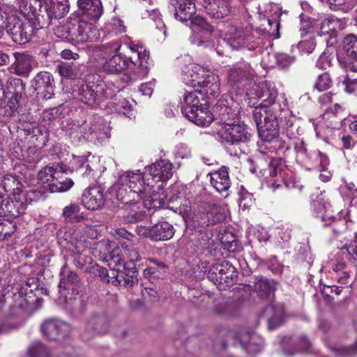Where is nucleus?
<instances>
[{
    "mask_svg": "<svg viewBox=\"0 0 357 357\" xmlns=\"http://www.w3.org/2000/svg\"><path fill=\"white\" fill-rule=\"evenodd\" d=\"M147 174L126 172L119 178L116 185L117 199L125 204H136L142 199L141 194L149 187Z\"/></svg>",
    "mask_w": 357,
    "mask_h": 357,
    "instance_id": "obj_1",
    "label": "nucleus"
},
{
    "mask_svg": "<svg viewBox=\"0 0 357 357\" xmlns=\"http://www.w3.org/2000/svg\"><path fill=\"white\" fill-rule=\"evenodd\" d=\"M226 40L228 45L236 50H254L264 45V38L261 37L260 32L248 26L229 27Z\"/></svg>",
    "mask_w": 357,
    "mask_h": 357,
    "instance_id": "obj_2",
    "label": "nucleus"
},
{
    "mask_svg": "<svg viewBox=\"0 0 357 357\" xmlns=\"http://www.w3.org/2000/svg\"><path fill=\"white\" fill-rule=\"evenodd\" d=\"M62 30L65 32L63 38L74 43L94 41L99 38L98 30L94 23L79 18L70 19Z\"/></svg>",
    "mask_w": 357,
    "mask_h": 357,
    "instance_id": "obj_3",
    "label": "nucleus"
},
{
    "mask_svg": "<svg viewBox=\"0 0 357 357\" xmlns=\"http://www.w3.org/2000/svg\"><path fill=\"white\" fill-rule=\"evenodd\" d=\"M223 129L225 130L221 133L219 132L222 142L230 155H238L241 150L235 149L233 152L231 147L235 148L240 144L248 142L252 136L250 129L243 123H236L235 121L229 123Z\"/></svg>",
    "mask_w": 357,
    "mask_h": 357,
    "instance_id": "obj_4",
    "label": "nucleus"
},
{
    "mask_svg": "<svg viewBox=\"0 0 357 357\" xmlns=\"http://www.w3.org/2000/svg\"><path fill=\"white\" fill-rule=\"evenodd\" d=\"M247 96L250 106H255L258 103L264 108L280 100L275 84L270 81H265L254 86L247 93Z\"/></svg>",
    "mask_w": 357,
    "mask_h": 357,
    "instance_id": "obj_5",
    "label": "nucleus"
},
{
    "mask_svg": "<svg viewBox=\"0 0 357 357\" xmlns=\"http://www.w3.org/2000/svg\"><path fill=\"white\" fill-rule=\"evenodd\" d=\"M255 76V71L248 63L231 67L227 72V84L235 93L243 91Z\"/></svg>",
    "mask_w": 357,
    "mask_h": 357,
    "instance_id": "obj_6",
    "label": "nucleus"
},
{
    "mask_svg": "<svg viewBox=\"0 0 357 357\" xmlns=\"http://www.w3.org/2000/svg\"><path fill=\"white\" fill-rule=\"evenodd\" d=\"M6 31L14 43L24 45L31 40L33 27L29 22L12 15L7 17Z\"/></svg>",
    "mask_w": 357,
    "mask_h": 357,
    "instance_id": "obj_7",
    "label": "nucleus"
},
{
    "mask_svg": "<svg viewBox=\"0 0 357 357\" xmlns=\"http://www.w3.org/2000/svg\"><path fill=\"white\" fill-rule=\"evenodd\" d=\"M91 76H88L85 81H82L79 83L77 94L79 100L85 104L92 106L96 102L97 97L100 96L102 99H107L112 96L111 90L107 87L105 90L103 89L102 85L96 84L93 82L91 83Z\"/></svg>",
    "mask_w": 357,
    "mask_h": 357,
    "instance_id": "obj_8",
    "label": "nucleus"
},
{
    "mask_svg": "<svg viewBox=\"0 0 357 357\" xmlns=\"http://www.w3.org/2000/svg\"><path fill=\"white\" fill-rule=\"evenodd\" d=\"M233 339L250 354H257L263 349V339L259 335L245 328L235 332L233 334Z\"/></svg>",
    "mask_w": 357,
    "mask_h": 357,
    "instance_id": "obj_9",
    "label": "nucleus"
},
{
    "mask_svg": "<svg viewBox=\"0 0 357 357\" xmlns=\"http://www.w3.org/2000/svg\"><path fill=\"white\" fill-rule=\"evenodd\" d=\"M31 87L36 91L37 98L50 99L54 95V77L48 72H39L31 80Z\"/></svg>",
    "mask_w": 357,
    "mask_h": 357,
    "instance_id": "obj_10",
    "label": "nucleus"
},
{
    "mask_svg": "<svg viewBox=\"0 0 357 357\" xmlns=\"http://www.w3.org/2000/svg\"><path fill=\"white\" fill-rule=\"evenodd\" d=\"M40 330L43 335L52 341L63 340L70 333L69 326L56 319L45 320L41 324Z\"/></svg>",
    "mask_w": 357,
    "mask_h": 357,
    "instance_id": "obj_11",
    "label": "nucleus"
},
{
    "mask_svg": "<svg viewBox=\"0 0 357 357\" xmlns=\"http://www.w3.org/2000/svg\"><path fill=\"white\" fill-rule=\"evenodd\" d=\"M26 82L22 79L10 76L6 81V90L11 96L8 101V106L12 112L20 106V100L25 96Z\"/></svg>",
    "mask_w": 357,
    "mask_h": 357,
    "instance_id": "obj_12",
    "label": "nucleus"
},
{
    "mask_svg": "<svg viewBox=\"0 0 357 357\" xmlns=\"http://www.w3.org/2000/svg\"><path fill=\"white\" fill-rule=\"evenodd\" d=\"M79 18L86 22L94 23L102 13V6L100 0H78Z\"/></svg>",
    "mask_w": 357,
    "mask_h": 357,
    "instance_id": "obj_13",
    "label": "nucleus"
},
{
    "mask_svg": "<svg viewBox=\"0 0 357 357\" xmlns=\"http://www.w3.org/2000/svg\"><path fill=\"white\" fill-rule=\"evenodd\" d=\"M142 194L144 195L143 203L145 208L155 210L165 206L167 195L160 185L154 188L149 183V187Z\"/></svg>",
    "mask_w": 357,
    "mask_h": 357,
    "instance_id": "obj_14",
    "label": "nucleus"
},
{
    "mask_svg": "<svg viewBox=\"0 0 357 357\" xmlns=\"http://www.w3.org/2000/svg\"><path fill=\"white\" fill-rule=\"evenodd\" d=\"M148 178L158 181H166L173 175V165L168 160L160 159L153 163L148 169Z\"/></svg>",
    "mask_w": 357,
    "mask_h": 357,
    "instance_id": "obj_15",
    "label": "nucleus"
},
{
    "mask_svg": "<svg viewBox=\"0 0 357 357\" xmlns=\"http://www.w3.org/2000/svg\"><path fill=\"white\" fill-rule=\"evenodd\" d=\"M34 24L36 29H44L48 27L54 18L53 14L49 12L47 0H34Z\"/></svg>",
    "mask_w": 357,
    "mask_h": 357,
    "instance_id": "obj_16",
    "label": "nucleus"
},
{
    "mask_svg": "<svg viewBox=\"0 0 357 357\" xmlns=\"http://www.w3.org/2000/svg\"><path fill=\"white\" fill-rule=\"evenodd\" d=\"M108 328L109 322L105 315H92L86 321V330L82 334V338L87 340L96 334L105 333Z\"/></svg>",
    "mask_w": 357,
    "mask_h": 357,
    "instance_id": "obj_17",
    "label": "nucleus"
},
{
    "mask_svg": "<svg viewBox=\"0 0 357 357\" xmlns=\"http://www.w3.org/2000/svg\"><path fill=\"white\" fill-rule=\"evenodd\" d=\"M15 61L9 67L10 73L18 76L27 77L32 70L33 59L26 53L15 52L13 54Z\"/></svg>",
    "mask_w": 357,
    "mask_h": 357,
    "instance_id": "obj_18",
    "label": "nucleus"
},
{
    "mask_svg": "<svg viewBox=\"0 0 357 357\" xmlns=\"http://www.w3.org/2000/svg\"><path fill=\"white\" fill-rule=\"evenodd\" d=\"M174 8V16L181 22H187L196 13L195 0H171Z\"/></svg>",
    "mask_w": 357,
    "mask_h": 357,
    "instance_id": "obj_19",
    "label": "nucleus"
},
{
    "mask_svg": "<svg viewBox=\"0 0 357 357\" xmlns=\"http://www.w3.org/2000/svg\"><path fill=\"white\" fill-rule=\"evenodd\" d=\"M83 205L89 210H98L104 204L103 192L100 186L90 187L84 192Z\"/></svg>",
    "mask_w": 357,
    "mask_h": 357,
    "instance_id": "obj_20",
    "label": "nucleus"
},
{
    "mask_svg": "<svg viewBox=\"0 0 357 357\" xmlns=\"http://www.w3.org/2000/svg\"><path fill=\"white\" fill-rule=\"evenodd\" d=\"M210 182L213 188L219 192H227L231 186L228 168L223 166L218 170L208 174Z\"/></svg>",
    "mask_w": 357,
    "mask_h": 357,
    "instance_id": "obj_21",
    "label": "nucleus"
},
{
    "mask_svg": "<svg viewBox=\"0 0 357 357\" xmlns=\"http://www.w3.org/2000/svg\"><path fill=\"white\" fill-rule=\"evenodd\" d=\"M213 115L215 123L222 126V128H226L229 123H233L237 113L232 109L222 103H217L214 105Z\"/></svg>",
    "mask_w": 357,
    "mask_h": 357,
    "instance_id": "obj_22",
    "label": "nucleus"
},
{
    "mask_svg": "<svg viewBox=\"0 0 357 357\" xmlns=\"http://www.w3.org/2000/svg\"><path fill=\"white\" fill-rule=\"evenodd\" d=\"M203 71L202 67L199 65L192 63L186 66L182 70V82L189 86H199L204 79L202 75H201Z\"/></svg>",
    "mask_w": 357,
    "mask_h": 357,
    "instance_id": "obj_23",
    "label": "nucleus"
},
{
    "mask_svg": "<svg viewBox=\"0 0 357 357\" xmlns=\"http://www.w3.org/2000/svg\"><path fill=\"white\" fill-rule=\"evenodd\" d=\"M263 125L257 128L260 139L265 142H275L279 137L280 123L264 119Z\"/></svg>",
    "mask_w": 357,
    "mask_h": 357,
    "instance_id": "obj_24",
    "label": "nucleus"
},
{
    "mask_svg": "<svg viewBox=\"0 0 357 357\" xmlns=\"http://www.w3.org/2000/svg\"><path fill=\"white\" fill-rule=\"evenodd\" d=\"M253 288L259 298L261 300L271 299L274 296L275 283L263 276L256 277Z\"/></svg>",
    "mask_w": 357,
    "mask_h": 357,
    "instance_id": "obj_25",
    "label": "nucleus"
},
{
    "mask_svg": "<svg viewBox=\"0 0 357 357\" xmlns=\"http://www.w3.org/2000/svg\"><path fill=\"white\" fill-rule=\"evenodd\" d=\"M236 0H214L208 8V13L215 19H221L229 15L234 10Z\"/></svg>",
    "mask_w": 357,
    "mask_h": 357,
    "instance_id": "obj_26",
    "label": "nucleus"
},
{
    "mask_svg": "<svg viewBox=\"0 0 357 357\" xmlns=\"http://www.w3.org/2000/svg\"><path fill=\"white\" fill-rule=\"evenodd\" d=\"M221 221V218L215 215L212 211H198L192 217L191 224L195 229L202 230L205 227L213 225Z\"/></svg>",
    "mask_w": 357,
    "mask_h": 357,
    "instance_id": "obj_27",
    "label": "nucleus"
},
{
    "mask_svg": "<svg viewBox=\"0 0 357 357\" xmlns=\"http://www.w3.org/2000/svg\"><path fill=\"white\" fill-rule=\"evenodd\" d=\"M264 113V119L268 121H278L280 123H282L284 117L289 115L287 104L284 101L281 102L280 100L265 107Z\"/></svg>",
    "mask_w": 357,
    "mask_h": 357,
    "instance_id": "obj_28",
    "label": "nucleus"
},
{
    "mask_svg": "<svg viewBox=\"0 0 357 357\" xmlns=\"http://www.w3.org/2000/svg\"><path fill=\"white\" fill-rule=\"evenodd\" d=\"M120 46L114 48L116 54L107 59L102 65L103 70L108 73H115L123 71L128 67V59L117 54Z\"/></svg>",
    "mask_w": 357,
    "mask_h": 357,
    "instance_id": "obj_29",
    "label": "nucleus"
},
{
    "mask_svg": "<svg viewBox=\"0 0 357 357\" xmlns=\"http://www.w3.org/2000/svg\"><path fill=\"white\" fill-rule=\"evenodd\" d=\"M199 86L200 87L199 96L202 100L205 96L209 99L218 97L220 93L219 83L213 75H208L204 78Z\"/></svg>",
    "mask_w": 357,
    "mask_h": 357,
    "instance_id": "obj_30",
    "label": "nucleus"
},
{
    "mask_svg": "<svg viewBox=\"0 0 357 357\" xmlns=\"http://www.w3.org/2000/svg\"><path fill=\"white\" fill-rule=\"evenodd\" d=\"M185 116L199 126H208L214 121L213 114L208 111L206 107H203L202 105L197 107L193 112Z\"/></svg>",
    "mask_w": 357,
    "mask_h": 357,
    "instance_id": "obj_31",
    "label": "nucleus"
},
{
    "mask_svg": "<svg viewBox=\"0 0 357 357\" xmlns=\"http://www.w3.org/2000/svg\"><path fill=\"white\" fill-rule=\"evenodd\" d=\"M200 100L202 98L199 89L186 91L183 95V101L181 102L182 114L186 116L197 107H201L202 104L200 103Z\"/></svg>",
    "mask_w": 357,
    "mask_h": 357,
    "instance_id": "obj_32",
    "label": "nucleus"
},
{
    "mask_svg": "<svg viewBox=\"0 0 357 357\" xmlns=\"http://www.w3.org/2000/svg\"><path fill=\"white\" fill-rule=\"evenodd\" d=\"M3 216L9 218H16L23 214L26 210L25 204L21 202V199L18 194L14 195L13 197L9 198L4 202Z\"/></svg>",
    "mask_w": 357,
    "mask_h": 357,
    "instance_id": "obj_33",
    "label": "nucleus"
},
{
    "mask_svg": "<svg viewBox=\"0 0 357 357\" xmlns=\"http://www.w3.org/2000/svg\"><path fill=\"white\" fill-rule=\"evenodd\" d=\"M280 13H275L271 18H268L267 21L268 26L264 29H256L257 31L260 32L261 37L264 38V44L265 41L268 39L269 36H273L274 38H279L280 34Z\"/></svg>",
    "mask_w": 357,
    "mask_h": 357,
    "instance_id": "obj_34",
    "label": "nucleus"
},
{
    "mask_svg": "<svg viewBox=\"0 0 357 357\" xmlns=\"http://www.w3.org/2000/svg\"><path fill=\"white\" fill-rule=\"evenodd\" d=\"M175 233L174 227L164 221L153 226L152 241H167L171 239Z\"/></svg>",
    "mask_w": 357,
    "mask_h": 357,
    "instance_id": "obj_35",
    "label": "nucleus"
},
{
    "mask_svg": "<svg viewBox=\"0 0 357 357\" xmlns=\"http://www.w3.org/2000/svg\"><path fill=\"white\" fill-rule=\"evenodd\" d=\"M324 226H330L335 235H339L347 229V221L344 218L337 215L333 216L326 213L321 216Z\"/></svg>",
    "mask_w": 357,
    "mask_h": 357,
    "instance_id": "obj_36",
    "label": "nucleus"
},
{
    "mask_svg": "<svg viewBox=\"0 0 357 357\" xmlns=\"http://www.w3.org/2000/svg\"><path fill=\"white\" fill-rule=\"evenodd\" d=\"M138 271L132 260L126 262L123 265V271L121 278L124 280V285L132 287L138 283Z\"/></svg>",
    "mask_w": 357,
    "mask_h": 357,
    "instance_id": "obj_37",
    "label": "nucleus"
},
{
    "mask_svg": "<svg viewBox=\"0 0 357 357\" xmlns=\"http://www.w3.org/2000/svg\"><path fill=\"white\" fill-rule=\"evenodd\" d=\"M68 0H50L48 2L49 12L54 19L62 18L69 11Z\"/></svg>",
    "mask_w": 357,
    "mask_h": 357,
    "instance_id": "obj_38",
    "label": "nucleus"
},
{
    "mask_svg": "<svg viewBox=\"0 0 357 357\" xmlns=\"http://www.w3.org/2000/svg\"><path fill=\"white\" fill-rule=\"evenodd\" d=\"M219 278L220 283H225L227 285H231L237 278V271L235 267L227 261H223L222 268L220 269Z\"/></svg>",
    "mask_w": 357,
    "mask_h": 357,
    "instance_id": "obj_39",
    "label": "nucleus"
},
{
    "mask_svg": "<svg viewBox=\"0 0 357 357\" xmlns=\"http://www.w3.org/2000/svg\"><path fill=\"white\" fill-rule=\"evenodd\" d=\"M61 277L59 285L64 289H70L72 287V289L74 290L73 287L77 286L80 281L79 276L66 266H63L61 271Z\"/></svg>",
    "mask_w": 357,
    "mask_h": 357,
    "instance_id": "obj_40",
    "label": "nucleus"
},
{
    "mask_svg": "<svg viewBox=\"0 0 357 357\" xmlns=\"http://www.w3.org/2000/svg\"><path fill=\"white\" fill-rule=\"evenodd\" d=\"M266 171L268 172L271 176L279 177L283 181L285 176L286 167L282 159L273 158L269 161Z\"/></svg>",
    "mask_w": 357,
    "mask_h": 357,
    "instance_id": "obj_41",
    "label": "nucleus"
},
{
    "mask_svg": "<svg viewBox=\"0 0 357 357\" xmlns=\"http://www.w3.org/2000/svg\"><path fill=\"white\" fill-rule=\"evenodd\" d=\"M268 311H273V314L268 320V326L270 330L280 326L283 321L284 310L280 306L271 305L266 309L264 314Z\"/></svg>",
    "mask_w": 357,
    "mask_h": 357,
    "instance_id": "obj_42",
    "label": "nucleus"
},
{
    "mask_svg": "<svg viewBox=\"0 0 357 357\" xmlns=\"http://www.w3.org/2000/svg\"><path fill=\"white\" fill-rule=\"evenodd\" d=\"M189 20H190L192 31L203 32L206 35V38H207V36H210L213 32V26L202 17L199 15L192 16Z\"/></svg>",
    "mask_w": 357,
    "mask_h": 357,
    "instance_id": "obj_43",
    "label": "nucleus"
},
{
    "mask_svg": "<svg viewBox=\"0 0 357 357\" xmlns=\"http://www.w3.org/2000/svg\"><path fill=\"white\" fill-rule=\"evenodd\" d=\"M344 59L351 56H356L357 54V36L354 34L347 35L343 40Z\"/></svg>",
    "mask_w": 357,
    "mask_h": 357,
    "instance_id": "obj_44",
    "label": "nucleus"
},
{
    "mask_svg": "<svg viewBox=\"0 0 357 357\" xmlns=\"http://www.w3.org/2000/svg\"><path fill=\"white\" fill-rule=\"evenodd\" d=\"M56 70L61 77L67 79H74L78 73L76 65L68 63H61L58 65Z\"/></svg>",
    "mask_w": 357,
    "mask_h": 357,
    "instance_id": "obj_45",
    "label": "nucleus"
},
{
    "mask_svg": "<svg viewBox=\"0 0 357 357\" xmlns=\"http://www.w3.org/2000/svg\"><path fill=\"white\" fill-rule=\"evenodd\" d=\"M150 261L153 263L155 266H151L144 270L146 275H153V277L159 278L160 275H164L166 273V270L168 266L162 261H159L156 259H151Z\"/></svg>",
    "mask_w": 357,
    "mask_h": 357,
    "instance_id": "obj_46",
    "label": "nucleus"
},
{
    "mask_svg": "<svg viewBox=\"0 0 357 357\" xmlns=\"http://www.w3.org/2000/svg\"><path fill=\"white\" fill-rule=\"evenodd\" d=\"M29 357H50V351L41 342L31 344L28 350Z\"/></svg>",
    "mask_w": 357,
    "mask_h": 357,
    "instance_id": "obj_47",
    "label": "nucleus"
},
{
    "mask_svg": "<svg viewBox=\"0 0 357 357\" xmlns=\"http://www.w3.org/2000/svg\"><path fill=\"white\" fill-rule=\"evenodd\" d=\"M114 108L119 114L129 116V113L131 112L132 105L126 98L114 97Z\"/></svg>",
    "mask_w": 357,
    "mask_h": 357,
    "instance_id": "obj_48",
    "label": "nucleus"
},
{
    "mask_svg": "<svg viewBox=\"0 0 357 357\" xmlns=\"http://www.w3.org/2000/svg\"><path fill=\"white\" fill-rule=\"evenodd\" d=\"M326 24L328 26L329 21L322 22L319 36L322 38L323 41L326 43L327 46H333L337 43V33L331 29H330L331 31H324Z\"/></svg>",
    "mask_w": 357,
    "mask_h": 357,
    "instance_id": "obj_49",
    "label": "nucleus"
},
{
    "mask_svg": "<svg viewBox=\"0 0 357 357\" xmlns=\"http://www.w3.org/2000/svg\"><path fill=\"white\" fill-rule=\"evenodd\" d=\"M333 85V80L328 73L319 75L315 82L314 88L319 91H324L330 89Z\"/></svg>",
    "mask_w": 357,
    "mask_h": 357,
    "instance_id": "obj_50",
    "label": "nucleus"
},
{
    "mask_svg": "<svg viewBox=\"0 0 357 357\" xmlns=\"http://www.w3.org/2000/svg\"><path fill=\"white\" fill-rule=\"evenodd\" d=\"M181 203V198L178 195H174L171 197L167 202H165V206H166L167 208L174 211L175 213H181L183 211H188V206L185 204H183V206L184 207H182Z\"/></svg>",
    "mask_w": 357,
    "mask_h": 357,
    "instance_id": "obj_51",
    "label": "nucleus"
},
{
    "mask_svg": "<svg viewBox=\"0 0 357 357\" xmlns=\"http://www.w3.org/2000/svg\"><path fill=\"white\" fill-rule=\"evenodd\" d=\"M74 182L72 179L66 178L65 180L59 181L58 183H50L48 184L49 190L52 192H66L69 190Z\"/></svg>",
    "mask_w": 357,
    "mask_h": 357,
    "instance_id": "obj_52",
    "label": "nucleus"
},
{
    "mask_svg": "<svg viewBox=\"0 0 357 357\" xmlns=\"http://www.w3.org/2000/svg\"><path fill=\"white\" fill-rule=\"evenodd\" d=\"M276 63L281 69H287L296 61V57L289 56L285 53L275 54Z\"/></svg>",
    "mask_w": 357,
    "mask_h": 357,
    "instance_id": "obj_53",
    "label": "nucleus"
},
{
    "mask_svg": "<svg viewBox=\"0 0 357 357\" xmlns=\"http://www.w3.org/2000/svg\"><path fill=\"white\" fill-rule=\"evenodd\" d=\"M294 121L295 118L289 114L283 118L282 123H280V126L286 130L287 134L290 137H293L298 130L297 127L294 126Z\"/></svg>",
    "mask_w": 357,
    "mask_h": 357,
    "instance_id": "obj_54",
    "label": "nucleus"
},
{
    "mask_svg": "<svg viewBox=\"0 0 357 357\" xmlns=\"http://www.w3.org/2000/svg\"><path fill=\"white\" fill-rule=\"evenodd\" d=\"M18 195L21 199V202L25 204L26 208L29 204H31L33 202H37L41 197L40 192L37 191H22L18 193Z\"/></svg>",
    "mask_w": 357,
    "mask_h": 357,
    "instance_id": "obj_55",
    "label": "nucleus"
},
{
    "mask_svg": "<svg viewBox=\"0 0 357 357\" xmlns=\"http://www.w3.org/2000/svg\"><path fill=\"white\" fill-rule=\"evenodd\" d=\"M79 211L80 207L77 204H70L64 207L62 215L66 220L72 222L77 217Z\"/></svg>",
    "mask_w": 357,
    "mask_h": 357,
    "instance_id": "obj_56",
    "label": "nucleus"
},
{
    "mask_svg": "<svg viewBox=\"0 0 357 357\" xmlns=\"http://www.w3.org/2000/svg\"><path fill=\"white\" fill-rule=\"evenodd\" d=\"M52 167L56 170L55 174L52 173L53 183H58L59 179L62 178V175L63 174H67L68 172H71V170L69 167L61 162H54L52 163ZM52 172H54V169Z\"/></svg>",
    "mask_w": 357,
    "mask_h": 357,
    "instance_id": "obj_57",
    "label": "nucleus"
},
{
    "mask_svg": "<svg viewBox=\"0 0 357 357\" xmlns=\"http://www.w3.org/2000/svg\"><path fill=\"white\" fill-rule=\"evenodd\" d=\"M54 169L52 167V163L43 167L38 173V180L40 181L43 183L52 182V173L55 174V172H52Z\"/></svg>",
    "mask_w": 357,
    "mask_h": 357,
    "instance_id": "obj_58",
    "label": "nucleus"
},
{
    "mask_svg": "<svg viewBox=\"0 0 357 357\" xmlns=\"http://www.w3.org/2000/svg\"><path fill=\"white\" fill-rule=\"evenodd\" d=\"M316 46L315 40L313 38L302 40L298 43L297 47L301 54H310Z\"/></svg>",
    "mask_w": 357,
    "mask_h": 357,
    "instance_id": "obj_59",
    "label": "nucleus"
},
{
    "mask_svg": "<svg viewBox=\"0 0 357 357\" xmlns=\"http://www.w3.org/2000/svg\"><path fill=\"white\" fill-rule=\"evenodd\" d=\"M91 271L96 275L98 276L101 280L108 283L110 282L109 275L107 268L100 266L98 264H94L91 266Z\"/></svg>",
    "mask_w": 357,
    "mask_h": 357,
    "instance_id": "obj_60",
    "label": "nucleus"
},
{
    "mask_svg": "<svg viewBox=\"0 0 357 357\" xmlns=\"http://www.w3.org/2000/svg\"><path fill=\"white\" fill-rule=\"evenodd\" d=\"M356 4L357 0H329L331 6L339 7L343 6V10L346 12L351 10Z\"/></svg>",
    "mask_w": 357,
    "mask_h": 357,
    "instance_id": "obj_61",
    "label": "nucleus"
},
{
    "mask_svg": "<svg viewBox=\"0 0 357 357\" xmlns=\"http://www.w3.org/2000/svg\"><path fill=\"white\" fill-rule=\"evenodd\" d=\"M123 216L127 222H135L142 220L144 218L145 215L135 209H130L129 211H126V214H124Z\"/></svg>",
    "mask_w": 357,
    "mask_h": 357,
    "instance_id": "obj_62",
    "label": "nucleus"
},
{
    "mask_svg": "<svg viewBox=\"0 0 357 357\" xmlns=\"http://www.w3.org/2000/svg\"><path fill=\"white\" fill-rule=\"evenodd\" d=\"M334 279L340 284L349 286L352 284L353 280L350 276V271L345 270L334 276Z\"/></svg>",
    "mask_w": 357,
    "mask_h": 357,
    "instance_id": "obj_63",
    "label": "nucleus"
},
{
    "mask_svg": "<svg viewBox=\"0 0 357 357\" xmlns=\"http://www.w3.org/2000/svg\"><path fill=\"white\" fill-rule=\"evenodd\" d=\"M311 208L312 211L317 214L321 213V216L324 215L326 213H330L327 210H326L325 204L322 199L313 200L311 202Z\"/></svg>",
    "mask_w": 357,
    "mask_h": 357,
    "instance_id": "obj_64",
    "label": "nucleus"
}]
</instances>
